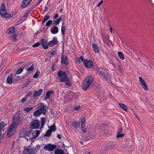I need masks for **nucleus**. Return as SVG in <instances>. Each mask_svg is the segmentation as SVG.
<instances>
[{
    "mask_svg": "<svg viewBox=\"0 0 154 154\" xmlns=\"http://www.w3.org/2000/svg\"><path fill=\"white\" fill-rule=\"evenodd\" d=\"M62 18L61 17H59L57 19L54 21L53 23V25L57 26L59 24L60 22L62 20Z\"/></svg>",
    "mask_w": 154,
    "mask_h": 154,
    "instance_id": "nucleus-27",
    "label": "nucleus"
},
{
    "mask_svg": "<svg viewBox=\"0 0 154 154\" xmlns=\"http://www.w3.org/2000/svg\"><path fill=\"white\" fill-rule=\"evenodd\" d=\"M119 57L122 60H124V57L123 54L122 52H118L117 53Z\"/></svg>",
    "mask_w": 154,
    "mask_h": 154,
    "instance_id": "nucleus-34",
    "label": "nucleus"
},
{
    "mask_svg": "<svg viewBox=\"0 0 154 154\" xmlns=\"http://www.w3.org/2000/svg\"><path fill=\"white\" fill-rule=\"evenodd\" d=\"M80 60L83 63L85 61V59H84L83 56H80L79 58H78V61H76V62L78 63H80Z\"/></svg>",
    "mask_w": 154,
    "mask_h": 154,
    "instance_id": "nucleus-41",
    "label": "nucleus"
},
{
    "mask_svg": "<svg viewBox=\"0 0 154 154\" xmlns=\"http://www.w3.org/2000/svg\"><path fill=\"white\" fill-rule=\"evenodd\" d=\"M103 0H101L97 5V6L99 7L100 5H101L102 4V3H103Z\"/></svg>",
    "mask_w": 154,
    "mask_h": 154,
    "instance_id": "nucleus-56",
    "label": "nucleus"
},
{
    "mask_svg": "<svg viewBox=\"0 0 154 154\" xmlns=\"http://www.w3.org/2000/svg\"><path fill=\"white\" fill-rule=\"evenodd\" d=\"M15 32V28L13 27H10L8 30L7 33L9 34H12Z\"/></svg>",
    "mask_w": 154,
    "mask_h": 154,
    "instance_id": "nucleus-25",
    "label": "nucleus"
},
{
    "mask_svg": "<svg viewBox=\"0 0 154 154\" xmlns=\"http://www.w3.org/2000/svg\"><path fill=\"white\" fill-rule=\"evenodd\" d=\"M58 14H56L53 17L54 19H56L58 17Z\"/></svg>",
    "mask_w": 154,
    "mask_h": 154,
    "instance_id": "nucleus-57",
    "label": "nucleus"
},
{
    "mask_svg": "<svg viewBox=\"0 0 154 154\" xmlns=\"http://www.w3.org/2000/svg\"><path fill=\"white\" fill-rule=\"evenodd\" d=\"M109 30L112 33V29L111 27H110L109 29Z\"/></svg>",
    "mask_w": 154,
    "mask_h": 154,
    "instance_id": "nucleus-61",
    "label": "nucleus"
},
{
    "mask_svg": "<svg viewBox=\"0 0 154 154\" xmlns=\"http://www.w3.org/2000/svg\"><path fill=\"white\" fill-rule=\"evenodd\" d=\"M0 14L3 17L5 18H11L12 16L6 12V6L5 4H2L0 8Z\"/></svg>",
    "mask_w": 154,
    "mask_h": 154,
    "instance_id": "nucleus-4",
    "label": "nucleus"
},
{
    "mask_svg": "<svg viewBox=\"0 0 154 154\" xmlns=\"http://www.w3.org/2000/svg\"><path fill=\"white\" fill-rule=\"evenodd\" d=\"M125 136V134L124 133H122V134H117V138H119L120 137H124Z\"/></svg>",
    "mask_w": 154,
    "mask_h": 154,
    "instance_id": "nucleus-45",
    "label": "nucleus"
},
{
    "mask_svg": "<svg viewBox=\"0 0 154 154\" xmlns=\"http://www.w3.org/2000/svg\"><path fill=\"white\" fill-rule=\"evenodd\" d=\"M40 134V132L39 130H36L33 131L32 134V138L34 139L36 138Z\"/></svg>",
    "mask_w": 154,
    "mask_h": 154,
    "instance_id": "nucleus-18",
    "label": "nucleus"
},
{
    "mask_svg": "<svg viewBox=\"0 0 154 154\" xmlns=\"http://www.w3.org/2000/svg\"><path fill=\"white\" fill-rule=\"evenodd\" d=\"M57 75L59 78V79L61 82H64L68 79V77L66 72H63L60 70L58 72Z\"/></svg>",
    "mask_w": 154,
    "mask_h": 154,
    "instance_id": "nucleus-5",
    "label": "nucleus"
},
{
    "mask_svg": "<svg viewBox=\"0 0 154 154\" xmlns=\"http://www.w3.org/2000/svg\"><path fill=\"white\" fill-rule=\"evenodd\" d=\"M12 74H10L8 77L7 79V82L9 84H11L12 82Z\"/></svg>",
    "mask_w": 154,
    "mask_h": 154,
    "instance_id": "nucleus-22",
    "label": "nucleus"
},
{
    "mask_svg": "<svg viewBox=\"0 0 154 154\" xmlns=\"http://www.w3.org/2000/svg\"><path fill=\"white\" fill-rule=\"evenodd\" d=\"M57 137L59 139H61V135L60 134H58L57 135Z\"/></svg>",
    "mask_w": 154,
    "mask_h": 154,
    "instance_id": "nucleus-58",
    "label": "nucleus"
},
{
    "mask_svg": "<svg viewBox=\"0 0 154 154\" xmlns=\"http://www.w3.org/2000/svg\"><path fill=\"white\" fill-rule=\"evenodd\" d=\"M29 14V12L28 11H27L26 12V13L24 15L23 17H27L28 16Z\"/></svg>",
    "mask_w": 154,
    "mask_h": 154,
    "instance_id": "nucleus-51",
    "label": "nucleus"
},
{
    "mask_svg": "<svg viewBox=\"0 0 154 154\" xmlns=\"http://www.w3.org/2000/svg\"><path fill=\"white\" fill-rule=\"evenodd\" d=\"M118 104L119 106L123 110L127 112L128 111V108L127 106L125 104L121 103H119Z\"/></svg>",
    "mask_w": 154,
    "mask_h": 154,
    "instance_id": "nucleus-23",
    "label": "nucleus"
},
{
    "mask_svg": "<svg viewBox=\"0 0 154 154\" xmlns=\"http://www.w3.org/2000/svg\"><path fill=\"white\" fill-rule=\"evenodd\" d=\"M104 78L106 79H108L107 74H104Z\"/></svg>",
    "mask_w": 154,
    "mask_h": 154,
    "instance_id": "nucleus-55",
    "label": "nucleus"
},
{
    "mask_svg": "<svg viewBox=\"0 0 154 154\" xmlns=\"http://www.w3.org/2000/svg\"><path fill=\"white\" fill-rule=\"evenodd\" d=\"M82 131L84 133H85L86 131V129L85 128H82Z\"/></svg>",
    "mask_w": 154,
    "mask_h": 154,
    "instance_id": "nucleus-54",
    "label": "nucleus"
},
{
    "mask_svg": "<svg viewBox=\"0 0 154 154\" xmlns=\"http://www.w3.org/2000/svg\"><path fill=\"white\" fill-rule=\"evenodd\" d=\"M47 41L43 38L42 39L40 44L42 45L44 49H47L48 48V46L47 45Z\"/></svg>",
    "mask_w": 154,
    "mask_h": 154,
    "instance_id": "nucleus-13",
    "label": "nucleus"
},
{
    "mask_svg": "<svg viewBox=\"0 0 154 154\" xmlns=\"http://www.w3.org/2000/svg\"><path fill=\"white\" fill-rule=\"evenodd\" d=\"M23 118L21 114L16 113L13 118V123L11 124H14V126L16 127V125H20Z\"/></svg>",
    "mask_w": 154,
    "mask_h": 154,
    "instance_id": "nucleus-3",
    "label": "nucleus"
},
{
    "mask_svg": "<svg viewBox=\"0 0 154 154\" xmlns=\"http://www.w3.org/2000/svg\"><path fill=\"white\" fill-rule=\"evenodd\" d=\"M5 125L4 122H1L0 123V131H1L2 130L4 131V127Z\"/></svg>",
    "mask_w": 154,
    "mask_h": 154,
    "instance_id": "nucleus-33",
    "label": "nucleus"
},
{
    "mask_svg": "<svg viewBox=\"0 0 154 154\" xmlns=\"http://www.w3.org/2000/svg\"><path fill=\"white\" fill-rule=\"evenodd\" d=\"M61 63L66 65L68 64L67 57L66 56L62 55L61 57Z\"/></svg>",
    "mask_w": 154,
    "mask_h": 154,
    "instance_id": "nucleus-16",
    "label": "nucleus"
},
{
    "mask_svg": "<svg viewBox=\"0 0 154 154\" xmlns=\"http://www.w3.org/2000/svg\"><path fill=\"white\" fill-rule=\"evenodd\" d=\"M93 77L89 76L86 78L83 81L82 87L83 89L86 90L92 83L93 80Z\"/></svg>",
    "mask_w": 154,
    "mask_h": 154,
    "instance_id": "nucleus-2",
    "label": "nucleus"
},
{
    "mask_svg": "<svg viewBox=\"0 0 154 154\" xmlns=\"http://www.w3.org/2000/svg\"><path fill=\"white\" fill-rule=\"evenodd\" d=\"M49 17L50 16L48 15H47L45 17H44L42 23V24L44 23L49 19Z\"/></svg>",
    "mask_w": 154,
    "mask_h": 154,
    "instance_id": "nucleus-39",
    "label": "nucleus"
},
{
    "mask_svg": "<svg viewBox=\"0 0 154 154\" xmlns=\"http://www.w3.org/2000/svg\"><path fill=\"white\" fill-rule=\"evenodd\" d=\"M122 131V128L121 127H119L117 131V134H120Z\"/></svg>",
    "mask_w": 154,
    "mask_h": 154,
    "instance_id": "nucleus-47",
    "label": "nucleus"
},
{
    "mask_svg": "<svg viewBox=\"0 0 154 154\" xmlns=\"http://www.w3.org/2000/svg\"><path fill=\"white\" fill-rule=\"evenodd\" d=\"M51 132L49 130H47L44 135L45 136L48 137H50L51 135Z\"/></svg>",
    "mask_w": 154,
    "mask_h": 154,
    "instance_id": "nucleus-35",
    "label": "nucleus"
},
{
    "mask_svg": "<svg viewBox=\"0 0 154 154\" xmlns=\"http://www.w3.org/2000/svg\"><path fill=\"white\" fill-rule=\"evenodd\" d=\"M24 67H21L18 69L16 72V74H21L23 71Z\"/></svg>",
    "mask_w": 154,
    "mask_h": 154,
    "instance_id": "nucleus-36",
    "label": "nucleus"
},
{
    "mask_svg": "<svg viewBox=\"0 0 154 154\" xmlns=\"http://www.w3.org/2000/svg\"><path fill=\"white\" fill-rule=\"evenodd\" d=\"M45 122V118L43 117L41 118V126L40 127V129H41L43 128Z\"/></svg>",
    "mask_w": 154,
    "mask_h": 154,
    "instance_id": "nucleus-30",
    "label": "nucleus"
},
{
    "mask_svg": "<svg viewBox=\"0 0 154 154\" xmlns=\"http://www.w3.org/2000/svg\"><path fill=\"white\" fill-rule=\"evenodd\" d=\"M59 41L57 39V38L56 37H54L53 40L49 42L48 45L51 47H53Z\"/></svg>",
    "mask_w": 154,
    "mask_h": 154,
    "instance_id": "nucleus-11",
    "label": "nucleus"
},
{
    "mask_svg": "<svg viewBox=\"0 0 154 154\" xmlns=\"http://www.w3.org/2000/svg\"><path fill=\"white\" fill-rule=\"evenodd\" d=\"M58 28L56 26H54L52 29H51V32L53 34H56L58 32Z\"/></svg>",
    "mask_w": 154,
    "mask_h": 154,
    "instance_id": "nucleus-24",
    "label": "nucleus"
},
{
    "mask_svg": "<svg viewBox=\"0 0 154 154\" xmlns=\"http://www.w3.org/2000/svg\"><path fill=\"white\" fill-rule=\"evenodd\" d=\"M42 92L43 90L42 89H40L38 91H35L33 95V98H35L39 96L42 94Z\"/></svg>",
    "mask_w": 154,
    "mask_h": 154,
    "instance_id": "nucleus-14",
    "label": "nucleus"
},
{
    "mask_svg": "<svg viewBox=\"0 0 154 154\" xmlns=\"http://www.w3.org/2000/svg\"><path fill=\"white\" fill-rule=\"evenodd\" d=\"M80 125V123L79 122H77V121L75 120H74L72 121V126L76 128L77 129L78 128H79Z\"/></svg>",
    "mask_w": 154,
    "mask_h": 154,
    "instance_id": "nucleus-20",
    "label": "nucleus"
},
{
    "mask_svg": "<svg viewBox=\"0 0 154 154\" xmlns=\"http://www.w3.org/2000/svg\"><path fill=\"white\" fill-rule=\"evenodd\" d=\"M40 45V43L39 42H38L36 43L33 44L32 47L33 48H35L38 47Z\"/></svg>",
    "mask_w": 154,
    "mask_h": 154,
    "instance_id": "nucleus-44",
    "label": "nucleus"
},
{
    "mask_svg": "<svg viewBox=\"0 0 154 154\" xmlns=\"http://www.w3.org/2000/svg\"><path fill=\"white\" fill-rule=\"evenodd\" d=\"M39 126V121L37 119H35L32 122L30 127L31 129H38Z\"/></svg>",
    "mask_w": 154,
    "mask_h": 154,
    "instance_id": "nucleus-7",
    "label": "nucleus"
},
{
    "mask_svg": "<svg viewBox=\"0 0 154 154\" xmlns=\"http://www.w3.org/2000/svg\"><path fill=\"white\" fill-rule=\"evenodd\" d=\"M65 26H63V23L62 25L61 29V33L63 35L65 34Z\"/></svg>",
    "mask_w": 154,
    "mask_h": 154,
    "instance_id": "nucleus-38",
    "label": "nucleus"
},
{
    "mask_svg": "<svg viewBox=\"0 0 154 154\" xmlns=\"http://www.w3.org/2000/svg\"><path fill=\"white\" fill-rule=\"evenodd\" d=\"M10 72V70H8L6 72V73H8Z\"/></svg>",
    "mask_w": 154,
    "mask_h": 154,
    "instance_id": "nucleus-63",
    "label": "nucleus"
},
{
    "mask_svg": "<svg viewBox=\"0 0 154 154\" xmlns=\"http://www.w3.org/2000/svg\"><path fill=\"white\" fill-rule=\"evenodd\" d=\"M92 46L94 52L95 53L99 52V50L97 46L94 43H93L92 45Z\"/></svg>",
    "mask_w": 154,
    "mask_h": 154,
    "instance_id": "nucleus-26",
    "label": "nucleus"
},
{
    "mask_svg": "<svg viewBox=\"0 0 154 154\" xmlns=\"http://www.w3.org/2000/svg\"><path fill=\"white\" fill-rule=\"evenodd\" d=\"M41 1H40L39 0L38 1V2L37 3V4L36 5V6L38 5L41 2Z\"/></svg>",
    "mask_w": 154,
    "mask_h": 154,
    "instance_id": "nucleus-59",
    "label": "nucleus"
},
{
    "mask_svg": "<svg viewBox=\"0 0 154 154\" xmlns=\"http://www.w3.org/2000/svg\"><path fill=\"white\" fill-rule=\"evenodd\" d=\"M32 1V0H23L22 3L20 7L22 8H25Z\"/></svg>",
    "mask_w": 154,
    "mask_h": 154,
    "instance_id": "nucleus-12",
    "label": "nucleus"
},
{
    "mask_svg": "<svg viewBox=\"0 0 154 154\" xmlns=\"http://www.w3.org/2000/svg\"><path fill=\"white\" fill-rule=\"evenodd\" d=\"M81 128H85V124H82V125H81Z\"/></svg>",
    "mask_w": 154,
    "mask_h": 154,
    "instance_id": "nucleus-60",
    "label": "nucleus"
},
{
    "mask_svg": "<svg viewBox=\"0 0 154 154\" xmlns=\"http://www.w3.org/2000/svg\"><path fill=\"white\" fill-rule=\"evenodd\" d=\"M80 106H77V107H74V109L75 110L77 111V110H79V109H80Z\"/></svg>",
    "mask_w": 154,
    "mask_h": 154,
    "instance_id": "nucleus-53",
    "label": "nucleus"
},
{
    "mask_svg": "<svg viewBox=\"0 0 154 154\" xmlns=\"http://www.w3.org/2000/svg\"><path fill=\"white\" fill-rule=\"evenodd\" d=\"M54 92L52 90H49L47 92L46 94V96L45 97V100L49 99L51 95L53 94Z\"/></svg>",
    "mask_w": 154,
    "mask_h": 154,
    "instance_id": "nucleus-21",
    "label": "nucleus"
},
{
    "mask_svg": "<svg viewBox=\"0 0 154 154\" xmlns=\"http://www.w3.org/2000/svg\"><path fill=\"white\" fill-rule=\"evenodd\" d=\"M84 66L88 68L91 69L93 66V63L92 61L91 60H88L85 59V61L83 63Z\"/></svg>",
    "mask_w": 154,
    "mask_h": 154,
    "instance_id": "nucleus-10",
    "label": "nucleus"
},
{
    "mask_svg": "<svg viewBox=\"0 0 154 154\" xmlns=\"http://www.w3.org/2000/svg\"><path fill=\"white\" fill-rule=\"evenodd\" d=\"M32 94V93L31 91H29L26 94V96H31Z\"/></svg>",
    "mask_w": 154,
    "mask_h": 154,
    "instance_id": "nucleus-50",
    "label": "nucleus"
},
{
    "mask_svg": "<svg viewBox=\"0 0 154 154\" xmlns=\"http://www.w3.org/2000/svg\"><path fill=\"white\" fill-rule=\"evenodd\" d=\"M48 9V7H46V6H45V11H47V9Z\"/></svg>",
    "mask_w": 154,
    "mask_h": 154,
    "instance_id": "nucleus-62",
    "label": "nucleus"
},
{
    "mask_svg": "<svg viewBox=\"0 0 154 154\" xmlns=\"http://www.w3.org/2000/svg\"><path fill=\"white\" fill-rule=\"evenodd\" d=\"M40 74V72L39 70H38L35 72V74L33 76V78L34 79H36L38 78Z\"/></svg>",
    "mask_w": 154,
    "mask_h": 154,
    "instance_id": "nucleus-31",
    "label": "nucleus"
},
{
    "mask_svg": "<svg viewBox=\"0 0 154 154\" xmlns=\"http://www.w3.org/2000/svg\"><path fill=\"white\" fill-rule=\"evenodd\" d=\"M102 38L104 43L106 44L109 43V41H111L109 40V37L107 35H103Z\"/></svg>",
    "mask_w": 154,
    "mask_h": 154,
    "instance_id": "nucleus-15",
    "label": "nucleus"
},
{
    "mask_svg": "<svg viewBox=\"0 0 154 154\" xmlns=\"http://www.w3.org/2000/svg\"><path fill=\"white\" fill-rule=\"evenodd\" d=\"M52 23V21L51 20H49L48 21L46 24V26H49Z\"/></svg>",
    "mask_w": 154,
    "mask_h": 154,
    "instance_id": "nucleus-46",
    "label": "nucleus"
},
{
    "mask_svg": "<svg viewBox=\"0 0 154 154\" xmlns=\"http://www.w3.org/2000/svg\"><path fill=\"white\" fill-rule=\"evenodd\" d=\"M30 83V82L29 81H27L25 84V85L24 86V87H26L27 86L29 83Z\"/></svg>",
    "mask_w": 154,
    "mask_h": 154,
    "instance_id": "nucleus-52",
    "label": "nucleus"
},
{
    "mask_svg": "<svg viewBox=\"0 0 154 154\" xmlns=\"http://www.w3.org/2000/svg\"><path fill=\"white\" fill-rule=\"evenodd\" d=\"M46 106L43 103H40L37 107V110L34 112V115L38 117L41 114L44 115L46 112Z\"/></svg>",
    "mask_w": 154,
    "mask_h": 154,
    "instance_id": "nucleus-1",
    "label": "nucleus"
},
{
    "mask_svg": "<svg viewBox=\"0 0 154 154\" xmlns=\"http://www.w3.org/2000/svg\"><path fill=\"white\" fill-rule=\"evenodd\" d=\"M134 115L136 116V117L137 118V119H138L139 117L137 115H136V114H134Z\"/></svg>",
    "mask_w": 154,
    "mask_h": 154,
    "instance_id": "nucleus-64",
    "label": "nucleus"
},
{
    "mask_svg": "<svg viewBox=\"0 0 154 154\" xmlns=\"http://www.w3.org/2000/svg\"><path fill=\"white\" fill-rule=\"evenodd\" d=\"M17 35L16 34H14L13 35H11V39L12 38H13L14 40H13V41L14 42H15L16 40V38L17 37Z\"/></svg>",
    "mask_w": 154,
    "mask_h": 154,
    "instance_id": "nucleus-42",
    "label": "nucleus"
},
{
    "mask_svg": "<svg viewBox=\"0 0 154 154\" xmlns=\"http://www.w3.org/2000/svg\"><path fill=\"white\" fill-rule=\"evenodd\" d=\"M28 73H30L32 72L34 69V65H32L30 67L26 68Z\"/></svg>",
    "mask_w": 154,
    "mask_h": 154,
    "instance_id": "nucleus-32",
    "label": "nucleus"
},
{
    "mask_svg": "<svg viewBox=\"0 0 154 154\" xmlns=\"http://www.w3.org/2000/svg\"><path fill=\"white\" fill-rule=\"evenodd\" d=\"M56 147L57 146L56 145L49 143L44 146V149L49 151H51L55 149Z\"/></svg>",
    "mask_w": 154,
    "mask_h": 154,
    "instance_id": "nucleus-6",
    "label": "nucleus"
},
{
    "mask_svg": "<svg viewBox=\"0 0 154 154\" xmlns=\"http://www.w3.org/2000/svg\"><path fill=\"white\" fill-rule=\"evenodd\" d=\"M16 127L14 126V124H11L9 127L7 132V136L8 137H10L12 135L15 131Z\"/></svg>",
    "mask_w": 154,
    "mask_h": 154,
    "instance_id": "nucleus-8",
    "label": "nucleus"
},
{
    "mask_svg": "<svg viewBox=\"0 0 154 154\" xmlns=\"http://www.w3.org/2000/svg\"><path fill=\"white\" fill-rule=\"evenodd\" d=\"M140 84L141 85L143 89L146 91H148V88L147 85L144 80L140 77H139Z\"/></svg>",
    "mask_w": 154,
    "mask_h": 154,
    "instance_id": "nucleus-9",
    "label": "nucleus"
},
{
    "mask_svg": "<svg viewBox=\"0 0 154 154\" xmlns=\"http://www.w3.org/2000/svg\"><path fill=\"white\" fill-rule=\"evenodd\" d=\"M57 53V52L55 51H51V52L50 54L52 56L55 55Z\"/></svg>",
    "mask_w": 154,
    "mask_h": 154,
    "instance_id": "nucleus-48",
    "label": "nucleus"
},
{
    "mask_svg": "<svg viewBox=\"0 0 154 154\" xmlns=\"http://www.w3.org/2000/svg\"><path fill=\"white\" fill-rule=\"evenodd\" d=\"M68 79H67L66 81H65V82H66L65 83V84L66 85H67L68 86L70 87L71 85V82L70 80H69V78H68Z\"/></svg>",
    "mask_w": 154,
    "mask_h": 154,
    "instance_id": "nucleus-37",
    "label": "nucleus"
},
{
    "mask_svg": "<svg viewBox=\"0 0 154 154\" xmlns=\"http://www.w3.org/2000/svg\"><path fill=\"white\" fill-rule=\"evenodd\" d=\"M64 151L62 149H57L55 150L54 154H64Z\"/></svg>",
    "mask_w": 154,
    "mask_h": 154,
    "instance_id": "nucleus-29",
    "label": "nucleus"
},
{
    "mask_svg": "<svg viewBox=\"0 0 154 154\" xmlns=\"http://www.w3.org/2000/svg\"><path fill=\"white\" fill-rule=\"evenodd\" d=\"M36 152V150L35 148L30 149H27L26 150V154H34Z\"/></svg>",
    "mask_w": 154,
    "mask_h": 154,
    "instance_id": "nucleus-19",
    "label": "nucleus"
},
{
    "mask_svg": "<svg viewBox=\"0 0 154 154\" xmlns=\"http://www.w3.org/2000/svg\"><path fill=\"white\" fill-rule=\"evenodd\" d=\"M81 125L84 124L86 122L85 118L83 116H81Z\"/></svg>",
    "mask_w": 154,
    "mask_h": 154,
    "instance_id": "nucleus-40",
    "label": "nucleus"
},
{
    "mask_svg": "<svg viewBox=\"0 0 154 154\" xmlns=\"http://www.w3.org/2000/svg\"><path fill=\"white\" fill-rule=\"evenodd\" d=\"M30 134V132L29 131H23V134L22 135V134H20L19 136L20 137H24L26 138V139H29V136Z\"/></svg>",
    "mask_w": 154,
    "mask_h": 154,
    "instance_id": "nucleus-17",
    "label": "nucleus"
},
{
    "mask_svg": "<svg viewBox=\"0 0 154 154\" xmlns=\"http://www.w3.org/2000/svg\"><path fill=\"white\" fill-rule=\"evenodd\" d=\"M27 100L26 98V97L23 98L21 100V102L22 103H23L24 102L26 101Z\"/></svg>",
    "mask_w": 154,
    "mask_h": 154,
    "instance_id": "nucleus-49",
    "label": "nucleus"
},
{
    "mask_svg": "<svg viewBox=\"0 0 154 154\" xmlns=\"http://www.w3.org/2000/svg\"><path fill=\"white\" fill-rule=\"evenodd\" d=\"M49 130L51 132H54L56 130V126L54 124L49 127Z\"/></svg>",
    "mask_w": 154,
    "mask_h": 154,
    "instance_id": "nucleus-28",
    "label": "nucleus"
},
{
    "mask_svg": "<svg viewBox=\"0 0 154 154\" xmlns=\"http://www.w3.org/2000/svg\"><path fill=\"white\" fill-rule=\"evenodd\" d=\"M32 109V107H26L24 109V110L27 112H29L30 111V110H31Z\"/></svg>",
    "mask_w": 154,
    "mask_h": 154,
    "instance_id": "nucleus-43",
    "label": "nucleus"
}]
</instances>
